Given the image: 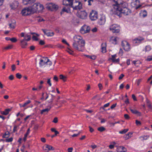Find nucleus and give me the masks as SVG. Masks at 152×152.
Masks as SVG:
<instances>
[{
	"instance_id": "31",
	"label": "nucleus",
	"mask_w": 152,
	"mask_h": 152,
	"mask_svg": "<svg viewBox=\"0 0 152 152\" xmlns=\"http://www.w3.org/2000/svg\"><path fill=\"white\" fill-rule=\"evenodd\" d=\"M11 110L10 109H7L5 110V111H4V115H7L9 113V112Z\"/></svg>"
},
{
	"instance_id": "43",
	"label": "nucleus",
	"mask_w": 152,
	"mask_h": 152,
	"mask_svg": "<svg viewBox=\"0 0 152 152\" xmlns=\"http://www.w3.org/2000/svg\"><path fill=\"white\" fill-rule=\"evenodd\" d=\"M29 134V133H28L26 132V133L25 134L24 137L23 139V140L24 141H26V137Z\"/></svg>"
},
{
	"instance_id": "36",
	"label": "nucleus",
	"mask_w": 152,
	"mask_h": 152,
	"mask_svg": "<svg viewBox=\"0 0 152 152\" xmlns=\"http://www.w3.org/2000/svg\"><path fill=\"white\" fill-rule=\"evenodd\" d=\"M13 47V46L12 45H9L6 47L4 48V49L6 50H8L11 49Z\"/></svg>"
},
{
	"instance_id": "38",
	"label": "nucleus",
	"mask_w": 152,
	"mask_h": 152,
	"mask_svg": "<svg viewBox=\"0 0 152 152\" xmlns=\"http://www.w3.org/2000/svg\"><path fill=\"white\" fill-rule=\"evenodd\" d=\"M112 61L113 62H118L119 61V58H118L117 59H115V58L111 59Z\"/></svg>"
},
{
	"instance_id": "15",
	"label": "nucleus",
	"mask_w": 152,
	"mask_h": 152,
	"mask_svg": "<svg viewBox=\"0 0 152 152\" xmlns=\"http://www.w3.org/2000/svg\"><path fill=\"white\" fill-rule=\"evenodd\" d=\"M117 152H125L126 150L125 147L120 146L117 148Z\"/></svg>"
},
{
	"instance_id": "58",
	"label": "nucleus",
	"mask_w": 152,
	"mask_h": 152,
	"mask_svg": "<svg viewBox=\"0 0 152 152\" xmlns=\"http://www.w3.org/2000/svg\"><path fill=\"white\" fill-rule=\"evenodd\" d=\"M98 87L99 88V89L101 90L102 88V86L101 84L99 83L98 85Z\"/></svg>"
},
{
	"instance_id": "24",
	"label": "nucleus",
	"mask_w": 152,
	"mask_h": 152,
	"mask_svg": "<svg viewBox=\"0 0 152 152\" xmlns=\"http://www.w3.org/2000/svg\"><path fill=\"white\" fill-rule=\"evenodd\" d=\"M48 107L49 108H46L45 109L42 110L41 112V114H42L44 112H48L50 110L52 107L50 105Z\"/></svg>"
},
{
	"instance_id": "42",
	"label": "nucleus",
	"mask_w": 152,
	"mask_h": 152,
	"mask_svg": "<svg viewBox=\"0 0 152 152\" xmlns=\"http://www.w3.org/2000/svg\"><path fill=\"white\" fill-rule=\"evenodd\" d=\"M16 77L19 79H20L22 77L21 75L19 73L16 74Z\"/></svg>"
},
{
	"instance_id": "1",
	"label": "nucleus",
	"mask_w": 152,
	"mask_h": 152,
	"mask_svg": "<svg viewBox=\"0 0 152 152\" xmlns=\"http://www.w3.org/2000/svg\"><path fill=\"white\" fill-rule=\"evenodd\" d=\"M74 42L72 44L73 48L79 51L83 52L84 49L85 42L82 39L81 37L75 35L73 38Z\"/></svg>"
},
{
	"instance_id": "59",
	"label": "nucleus",
	"mask_w": 152,
	"mask_h": 152,
	"mask_svg": "<svg viewBox=\"0 0 152 152\" xmlns=\"http://www.w3.org/2000/svg\"><path fill=\"white\" fill-rule=\"evenodd\" d=\"M62 11L64 12H68V10L65 7L63 8L62 9Z\"/></svg>"
},
{
	"instance_id": "46",
	"label": "nucleus",
	"mask_w": 152,
	"mask_h": 152,
	"mask_svg": "<svg viewBox=\"0 0 152 152\" xmlns=\"http://www.w3.org/2000/svg\"><path fill=\"white\" fill-rule=\"evenodd\" d=\"M101 49L102 53H104L106 52V49L105 47H102Z\"/></svg>"
},
{
	"instance_id": "62",
	"label": "nucleus",
	"mask_w": 152,
	"mask_h": 152,
	"mask_svg": "<svg viewBox=\"0 0 152 152\" xmlns=\"http://www.w3.org/2000/svg\"><path fill=\"white\" fill-rule=\"evenodd\" d=\"M117 105V104L116 103H115V104H113L111 107H110V108L111 109H113V108H114V107H115L116 105Z\"/></svg>"
},
{
	"instance_id": "34",
	"label": "nucleus",
	"mask_w": 152,
	"mask_h": 152,
	"mask_svg": "<svg viewBox=\"0 0 152 152\" xmlns=\"http://www.w3.org/2000/svg\"><path fill=\"white\" fill-rule=\"evenodd\" d=\"M151 49V47L149 45L146 46L145 48V52L150 51Z\"/></svg>"
},
{
	"instance_id": "54",
	"label": "nucleus",
	"mask_w": 152,
	"mask_h": 152,
	"mask_svg": "<svg viewBox=\"0 0 152 152\" xmlns=\"http://www.w3.org/2000/svg\"><path fill=\"white\" fill-rule=\"evenodd\" d=\"M132 97L134 101H137V99L136 98V97L135 95L134 94H132Z\"/></svg>"
},
{
	"instance_id": "55",
	"label": "nucleus",
	"mask_w": 152,
	"mask_h": 152,
	"mask_svg": "<svg viewBox=\"0 0 152 152\" xmlns=\"http://www.w3.org/2000/svg\"><path fill=\"white\" fill-rule=\"evenodd\" d=\"M54 98L51 97L50 99L48 101V102L49 103H51L53 101Z\"/></svg>"
},
{
	"instance_id": "52",
	"label": "nucleus",
	"mask_w": 152,
	"mask_h": 152,
	"mask_svg": "<svg viewBox=\"0 0 152 152\" xmlns=\"http://www.w3.org/2000/svg\"><path fill=\"white\" fill-rule=\"evenodd\" d=\"M32 39L34 40L38 41V39L37 37L34 35L32 37Z\"/></svg>"
},
{
	"instance_id": "8",
	"label": "nucleus",
	"mask_w": 152,
	"mask_h": 152,
	"mask_svg": "<svg viewBox=\"0 0 152 152\" xmlns=\"http://www.w3.org/2000/svg\"><path fill=\"white\" fill-rule=\"evenodd\" d=\"M90 29V27L85 25L82 27L81 31L82 33L85 34L89 32Z\"/></svg>"
},
{
	"instance_id": "12",
	"label": "nucleus",
	"mask_w": 152,
	"mask_h": 152,
	"mask_svg": "<svg viewBox=\"0 0 152 152\" xmlns=\"http://www.w3.org/2000/svg\"><path fill=\"white\" fill-rule=\"evenodd\" d=\"M105 22V18L104 17H101L98 21V23L100 25H104Z\"/></svg>"
},
{
	"instance_id": "20",
	"label": "nucleus",
	"mask_w": 152,
	"mask_h": 152,
	"mask_svg": "<svg viewBox=\"0 0 152 152\" xmlns=\"http://www.w3.org/2000/svg\"><path fill=\"white\" fill-rule=\"evenodd\" d=\"M125 42L126 43V45L124 47V49L125 51H128L130 49L129 44L128 42H127L126 41Z\"/></svg>"
},
{
	"instance_id": "10",
	"label": "nucleus",
	"mask_w": 152,
	"mask_h": 152,
	"mask_svg": "<svg viewBox=\"0 0 152 152\" xmlns=\"http://www.w3.org/2000/svg\"><path fill=\"white\" fill-rule=\"evenodd\" d=\"M87 16V13L85 11H81L80 14L78 15V17L82 19H86Z\"/></svg>"
},
{
	"instance_id": "7",
	"label": "nucleus",
	"mask_w": 152,
	"mask_h": 152,
	"mask_svg": "<svg viewBox=\"0 0 152 152\" xmlns=\"http://www.w3.org/2000/svg\"><path fill=\"white\" fill-rule=\"evenodd\" d=\"M89 17L91 20H96L97 18V12L94 10H92L90 13Z\"/></svg>"
},
{
	"instance_id": "14",
	"label": "nucleus",
	"mask_w": 152,
	"mask_h": 152,
	"mask_svg": "<svg viewBox=\"0 0 152 152\" xmlns=\"http://www.w3.org/2000/svg\"><path fill=\"white\" fill-rule=\"evenodd\" d=\"M18 3L17 1H14L13 3L10 5V7L12 9H15L18 6Z\"/></svg>"
},
{
	"instance_id": "2",
	"label": "nucleus",
	"mask_w": 152,
	"mask_h": 152,
	"mask_svg": "<svg viewBox=\"0 0 152 152\" xmlns=\"http://www.w3.org/2000/svg\"><path fill=\"white\" fill-rule=\"evenodd\" d=\"M113 9L111 10L113 14L117 15L119 17H121L122 14L127 15L130 13V11L126 7H123V8H121L120 5H113Z\"/></svg>"
},
{
	"instance_id": "63",
	"label": "nucleus",
	"mask_w": 152,
	"mask_h": 152,
	"mask_svg": "<svg viewBox=\"0 0 152 152\" xmlns=\"http://www.w3.org/2000/svg\"><path fill=\"white\" fill-rule=\"evenodd\" d=\"M124 102L126 104H127L129 103V99L127 98L124 101Z\"/></svg>"
},
{
	"instance_id": "41",
	"label": "nucleus",
	"mask_w": 152,
	"mask_h": 152,
	"mask_svg": "<svg viewBox=\"0 0 152 152\" xmlns=\"http://www.w3.org/2000/svg\"><path fill=\"white\" fill-rule=\"evenodd\" d=\"M9 25L10 28L12 29H14L15 28V25L12 24V23H10Z\"/></svg>"
},
{
	"instance_id": "51",
	"label": "nucleus",
	"mask_w": 152,
	"mask_h": 152,
	"mask_svg": "<svg viewBox=\"0 0 152 152\" xmlns=\"http://www.w3.org/2000/svg\"><path fill=\"white\" fill-rule=\"evenodd\" d=\"M124 75L123 74H121L120 75V76L119 77V78H118V79L119 80H121L124 77Z\"/></svg>"
},
{
	"instance_id": "45",
	"label": "nucleus",
	"mask_w": 152,
	"mask_h": 152,
	"mask_svg": "<svg viewBox=\"0 0 152 152\" xmlns=\"http://www.w3.org/2000/svg\"><path fill=\"white\" fill-rule=\"evenodd\" d=\"M12 71H14L16 69L15 65V64H13L11 66Z\"/></svg>"
},
{
	"instance_id": "17",
	"label": "nucleus",
	"mask_w": 152,
	"mask_h": 152,
	"mask_svg": "<svg viewBox=\"0 0 152 152\" xmlns=\"http://www.w3.org/2000/svg\"><path fill=\"white\" fill-rule=\"evenodd\" d=\"M144 39L142 37H139L138 38L134 39V42L135 43H140L141 41L144 40Z\"/></svg>"
},
{
	"instance_id": "6",
	"label": "nucleus",
	"mask_w": 152,
	"mask_h": 152,
	"mask_svg": "<svg viewBox=\"0 0 152 152\" xmlns=\"http://www.w3.org/2000/svg\"><path fill=\"white\" fill-rule=\"evenodd\" d=\"M46 7L47 9L51 10H57L58 8L57 5L52 3L46 4Z\"/></svg>"
},
{
	"instance_id": "16",
	"label": "nucleus",
	"mask_w": 152,
	"mask_h": 152,
	"mask_svg": "<svg viewBox=\"0 0 152 152\" xmlns=\"http://www.w3.org/2000/svg\"><path fill=\"white\" fill-rule=\"evenodd\" d=\"M118 38V37H112L110 38V42L111 43L115 45L117 44V39Z\"/></svg>"
},
{
	"instance_id": "28",
	"label": "nucleus",
	"mask_w": 152,
	"mask_h": 152,
	"mask_svg": "<svg viewBox=\"0 0 152 152\" xmlns=\"http://www.w3.org/2000/svg\"><path fill=\"white\" fill-rule=\"evenodd\" d=\"M10 134V132H9L7 131L3 135V138H8L9 137Z\"/></svg>"
},
{
	"instance_id": "21",
	"label": "nucleus",
	"mask_w": 152,
	"mask_h": 152,
	"mask_svg": "<svg viewBox=\"0 0 152 152\" xmlns=\"http://www.w3.org/2000/svg\"><path fill=\"white\" fill-rule=\"evenodd\" d=\"M46 148L48 149H44V150L46 152H48L50 150L53 151L54 150V148L52 146L48 145H47Z\"/></svg>"
},
{
	"instance_id": "48",
	"label": "nucleus",
	"mask_w": 152,
	"mask_h": 152,
	"mask_svg": "<svg viewBox=\"0 0 152 152\" xmlns=\"http://www.w3.org/2000/svg\"><path fill=\"white\" fill-rule=\"evenodd\" d=\"M124 116L125 118L126 119H129L130 118L129 115L127 114H124Z\"/></svg>"
},
{
	"instance_id": "5",
	"label": "nucleus",
	"mask_w": 152,
	"mask_h": 152,
	"mask_svg": "<svg viewBox=\"0 0 152 152\" xmlns=\"http://www.w3.org/2000/svg\"><path fill=\"white\" fill-rule=\"evenodd\" d=\"M120 26L117 24H113L110 26L109 29L113 33H117L120 32Z\"/></svg>"
},
{
	"instance_id": "56",
	"label": "nucleus",
	"mask_w": 152,
	"mask_h": 152,
	"mask_svg": "<svg viewBox=\"0 0 152 152\" xmlns=\"http://www.w3.org/2000/svg\"><path fill=\"white\" fill-rule=\"evenodd\" d=\"M124 138L126 140H127L130 138L131 137H129L127 135H126L124 136Z\"/></svg>"
},
{
	"instance_id": "18",
	"label": "nucleus",
	"mask_w": 152,
	"mask_h": 152,
	"mask_svg": "<svg viewBox=\"0 0 152 152\" xmlns=\"http://www.w3.org/2000/svg\"><path fill=\"white\" fill-rule=\"evenodd\" d=\"M47 58V61H44V60L42 59H40L39 63V64L40 66H42L48 63V62L49 61V59H48L47 58Z\"/></svg>"
},
{
	"instance_id": "33",
	"label": "nucleus",
	"mask_w": 152,
	"mask_h": 152,
	"mask_svg": "<svg viewBox=\"0 0 152 152\" xmlns=\"http://www.w3.org/2000/svg\"><path fill=\"white\" fill-rule=\"evenodd\" d=\"M105 130V128L103 126H101L98 128V130L100 132H102Z\"/></svg>"
},
{
	"instance_id": "61",
	"label": "nucleus",
	"mask_w": 152,
	"mask_h": 152,
	"mask_svg": "<svg viewBox=\"0 0 152 152\" xmlns=\"http://www.w3.org/2000/svg\"><path fill=\"white\" fill-rule=\"evenodd\" d=\"M35 47L33 45L31 46L30 47V49L31 50H34L35 49Z\"/></svg>"
},
{
	"instance_id": "4",
	"label": "nucleus",
	"mask_w": 152,
	"mask_h": 152,
	"mask_svg": "<svg viewBox=\"0 0 152 152\" xmlns=\"http://www.w3.org/2000/svg\"><path fill=\"white\" fill-rule=\"evenodd\" d=\"M71 7L74 10H80L82 8V4L78 0H73Z\"/></svg>"
},
{
	"instance_id": "26",
	"label": "nucleus",
	"mask_w": 152,
	"mask_h": 152,
	"mask_svg": "<svg viewBox=\"0 0 152 152\" xmlns=\"http://www.w3.org/2000/svg\"><path fill=\"white\" fill-rule=\"evenodd\" d=\"M24 39H25L26 41H28L31 39V36L28 34H26L25 35Z\"/></svg>"
},
{
	"instance_id": "29",
	"label": "nucleus",
	"mask_w": 152,
	"mask_h": 152,
	"mask_svg": "<svg viewBox=\"0 0 152 152\" xmlns=\"http://www.w3.org/2000/svg\"><path fill=\"white\" fill-rule=\"evenodd\" d=\"M60 79L62 80L64 82H65L66 80V77L62 75H61L60 76Z\"/></svg>"
},
{
	"instance_id": "22",
	"label": "nucleus",
	"mask_w": 152,
	"mask_h": 152,
	"mask_svg": "<svg viewBox=\"0 0 152 152\" xmlns=\"http://www.w3.org/2000/svg\"><path fill=\"white\" fill-rule=\"evenodd\" d=\"M26 8L28 12V13L26 14L27 15L34 14L32 9L31 8H30V7H26Z\"/></svg>"
},
{
	"instance_id": "47",
	"label": "nucleus",
	"mask_w": 152,
	"mask_h": 152,
	"mask_svg": "<svg viewBox=\"0 0 152 152\" xmlns=\"http://www.w3.org/2000/svg\"><path fill=\"white\" fill-rule=\"evenodd\" d=\"M68 50H69L67 51V52H68L70 54L73 55V51L72 50H71L69 48H68Z\"/></svg>"
},
{
	"instance_id": "35",
	"label": "nucleus",
	"mask_w": 152,
	"mask_h": 152,
	"mask_svg": "<svg viewBox=\"0 0 152 152\" xmlns=\"http://www.w3.org/2000/svg\"><path fill=\"white\" fill-rule=\"evenodd\" d=\"M149 137L148 135L140 137V138H142V140H146Z\"/></svg>"
},
{
	"instance_id": "39",
	"label": "nucleus",
	"mask_w": 152,
	"mask_h": 152,
	"mask_svg": "<svg viewBox=\"0 0 152 152\" xmlns=\"http://www.w3.org/2000/svg\"><path fill=\"white\" fill-rule=\"evenodd\" d=\"M31 102V101L28 100L27 101V102H25L23 104V106H24L25 107L26 105L28 104H29Z\"/></svg>"
},
{
	"instance_id": "40",
	"label": "nucleus",
	"mask_w": 152,
	"mask_h": 152,
	"mask_svg": "<svg viewBox=\"0 0 152 152\" xmlns=\"http://www.w3.org/2000/svg\"><path fill=\"white\" fill-rule=\"evenodd\" d=\"M147 60L148 61H152V55L148 56L147 57Z\"/></svg>"
},
{
	"instance_id": "44",
	"label": "nucleus",
	"mask_w": 152,
	"mask_h": 152,
	"mask_svg": "<svg viewBox=\"0 0 152 152\" xmlns=\"http://www.w3.org/2000/svg\"><path fill=\"white\" fill-rule=\"evenodd\" d=\"M10 41L13 42H15L17 41V39L15 38H11Z\"/></svg>"
},
{
	"instance_id": "37",
	"label": "nucleus",
	"mask_w": 152,
	"mask_h": 152,
	"mask_svg": "<svg viewBox=\"0 0 152 152\" xmlns=\"http://www.w3.org/2000/svg\"><path fill=\"white\" fill-rule=\"evenodd\" d=\"M13 140V138L11 137L9 139H7L6 140V141L7 142H10Z\"/></svg>"
},
{
	"instance_id": "32",
	"label": "nucleus",
	"mask_w": 152,
	"mask_h": 152,
	"mask_svg": "<svg viewBox=\"0 0 152 152\" xmlns=\"http://www.w3.org/2000/svg\"><path fill=\"white\" fill-rule=\"evenodd\" d=\"M129 129H124L123 130L120 131L119 132V133L121 134H124Z\"/></svg>"
},
{
	"instance_id": "57",
	"label": "nucleus",
	"mask_w": 152,
	"mask_h": 152,
	"mask_svg": "<svg viewBox=\"0 0 152 152\" xmlns=\"http://www.w3.org/2000/svg\"><path fill=\"white\" fill-rule=\"evenodd\" d=\"M14 77L13 75H10L9 77V78L11 80H12L14 79Z\"/></svg>"
},
{
	"instance_id": "64",
	"label": "nucleus",
	"mask_w": 152,
	"mask_h": 152,
	"mask_svg": "<svg viewBox=\"0 0 152 152\" xmlns=\"http://www.w3.org/2000/svg\"><path fill=\"white\" fill-rule=\"evenodd\" d=\"M73 150L72 148H69L68 149V152H72Z\"/></svg>"
},
{
	"instance_id": "19",
	"label": "nucleus",
	"mask_w": 152,
	"mask_h": 152,
	"mask_svg": "<svg viewBox=\"0 0 152 152\" xmlns=\"http://www.w3.org/2000/svg\"><path fill=\"white\" fill-rule=\"evenodd\" d=\"M130 110L132 113L133 114H137L138 116H140L141 115V113L135 110H133L130 108Z\"/></svg>"
},
{
	"instance_id": "49",
	"label": "nucleus",
	"mask_w": 152,
	"mask_h": 152,
	"mask_svg": "<svg viewBox=\"0 0 152 152\" xmlns=\"http://www.w3.org/2000/svg\"><path fill=\"white\" fill-rule=\"evenodd\" d=\"M136 124L137 126L140 125L141 124V122L137 120H136Z\"/></svg>"
},
{
	"instance_id": "60",
	"label": "nucleus",
	"mask_w": 152,
	"mask_h": 152,
	"mask_svg": "<svg viewBox=\"0 0 152 152\" xmlns=\"http://www.w3.org/2000/svg\"><path fill=\"white\" fill-rule=\"evenodd\" d=\"M47 83L50 86H51L52 85L51 83H50V79H48L47 81Z\"/></svg>"
},
{
	"instance_id": "25",
	"label": "nucleus",
	"mask_w": 152,
	"mask_h": 152,
	"mask_svg": "<svg viewBox=\"0 0 152 152\" xmlns=\"http://www.w3.org/2000/svg\"><path fill=\"white\" fill-rule=\"evenodd\" d=\"M21 13L22 14V15L24 16L27 15V13H28V11L26 10V8L23 9L21 11Z\"/></svg>"
},
{
	"instance_id": "27",
	"label": "nucleus",
	"mask_w": 152,
	"mask_h": 152,
	"mask_svg": "<svg viewBox=\"0 0 152 152\" xmlns=\"http://www.w3.org/2000/svg\"><path fill=\"white\" fill-rule=\"evenodd\" d=\"M38 7L39 8L38 9V11L42 10L43 9V6L42 4L38 3Z\"/></svg>"
},
{
	"instance_id": "23",
	"label": "nucleus",
	"mask_w": 152,
	"mask_h": 152,
	"mask_svg": "<svg viewBox=\"0 0 152 152\" xmlns=\"http://www.w3.org/2000/svg\"><path fill=\"white\" fill-rule=\"evenodd\" d=\"M116 4L115 5H117V6H119L120 5V7L121 8H123V7H126L127 6L126 4V3H121H121H119V1H118V3H116Z\"/></svg>"
},
{
	"instance_id": "11",
	"label": "nucleus",
	"mask_w": 152,
	"mask_h": 152,
	"mask_svg": "<svg viewBox=\"0 0 152 152\" xmlns=\"http://www.w3.org/2000/svg\"><path fill=\"white\" fill-rule=\"evenodd\" d=\"M73 0H63V4L66 6H69L71 7Z\"/></svg>"
},
{
	"instance_id": "9",
	"label": "nucleus",
	"mask_w": 152,
	"mask_h": 152,
	"mask_svg": "<svg viewBox=\"0 0 152 152\" xmlns=\"http://www.w3.org/2000/svg\"><path fill=\"white\" fill-rule=\"evenodd\" d=\"M42 30L44 32L45 34L48 37H52L54 35V33L53 32H50L47 29H42Z\"/></svg>"
},
{
	"instance_id": "53",
	"label": "nucleus",
	"mask_w": 152,
	"mask_h": 152,
	"mask_svg": "<svg viewBox=\"0 0 152 152\" xmlns=\"http://www.w3.org/2000/svg\"><path fill=\"white\" fill-rule=\"evenodd\" d=\"M45 44V42L44 41L42 40H40L39 42V44L41 45H43Z\"/></svg>"
},
{
	"instance_id": "50",
	"label": "nucleus",
	"mask_w": 152,
	"mask_h": 152,
	"mask_svg": "<svg viewBox=\"0 0 152 152\" xmlns=\"http://www.w3.org/2000/svg\"><path fill=\"white\" fill-rule=\"evenodd\" d=\"M58 121V118L57 117H55L54 118L53 121V122L56 123Z\"/></svg>"
},
{
	"instance_id": "13",
	"label": "nucleus",
	"mask_w": 152,
	"mask_h": 152,
	"mask_svg": "<svg viewBox=\"0 0 152 152\" xmlns=\"http://www.w3.org/2000/svg\"><path fill=\"white\" fill-rule=\"evenodd\" d=\"M25 39H23L20 41V45L22 48H25L27 45V43Z\"/></svg>"
},
{
	"instance_id": "30",
	"label": "nucleus",
	"mask_w": 152,
	"mask_h": 152,
	"mask_svg": "<svg viewBox=\"0 0 152 152\" xmlns=\"http://www.w3.org/2000/svg\"><path fill=\"white\" fill-rule=\"evenodd\" d=\"M84 56L88 58H89L91 59H93V60H94L96 58V57L94 56H90L89 55H85Z\"/></svg>"
},
{
	"instance_id": "3",
	"label": "nucleus",
	"mask_w": 152,
	"mask_h": 152,
	"mask_svg": "<svg viewBox=\"0 0 152 152\" xmlns=\"http://www.w3.org/2000/svg\"><path fill=\"white\" fill-rule=\"evenodd\" d=\"M35 0H23V3L24 5H28L31 8L34 13L38 11L39 8L38 7V3H34Z\"/></svg>"
}]
</instances>
